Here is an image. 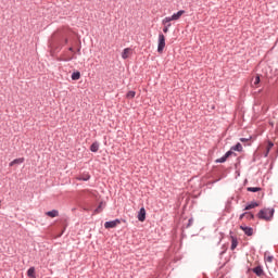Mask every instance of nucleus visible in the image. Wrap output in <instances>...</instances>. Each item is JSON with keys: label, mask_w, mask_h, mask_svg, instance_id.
Instances as JSON below:
<instances>
[{"label": "nucleus", "mask_w": 278, "mask_h": 278, "mask_svg": "<svg viewBox=\"0 0 278 278\" xmlns=\"http://www.w3.org/2000/svg\"><path fill=\"white\" fill-rule=\"evenodd\" d=\"M275 215L274 208H263L258 212L257 216L261 220H273V216Z\"/></svg>", "instance_id": "1"}, {"label": "nucleus", "mask_w": 278, "mask_h": 278, "mask_svg": "<svg viewBox=\"0 0 278 278\" xmlns=\"http://www.w3.org/2000/svg\"><path fill=\"white\" fill-rule=\"evenodd\" d=\"M166 47V37L164 34L159 35V45H157V53H164V48Z\"/></svg>", "instance_id": "2"}, {"label": "nucleus", "mask_w": 278, "mask_h": 278, "mask_svg": "<svg viewBox=\"0 0 278 278\" xmlns=\"http://www.w3.org/2000/svg\"><path fill=\"white\" fill-rule=\"evenodd\" d=\"M121 225L119 219L111 220V222H105L104 227L105 229H114L115 227H118Z\"/></svg>", "instance_id": "3"}, {"label": "nucleus", "mask_w": 278, "mask_h": 278, "mask_svg": "<svg viewBox=\"0 0 278 278\" xmlns=\"http://www.w3.org/2000/svg\"><path fill=\"white\" fill-rule=\"evenodd\" d=\"M231 155H233V152L229 150L228 152H226L224 156H222L220 159H217L215 162L216 164H223L227 162V159L231 157Z\"/></svg>", "instance_id": "4"}, {"label": "nucleus", "mask_w": 278, "mask_h": 278, "mask_svg": "<svg viewBox=\"0 0 278 278\" xmlns=\"http://www.w3.org/2000/svg\"><path fill=\"white\" fill-rule=\"evenodd\" d=\"M138 220H140V223H144V220H147V210H144V207L140 208L138 213Z\"/></svg>", "instance_id": "5"}, {"label": "nucleus", "mask_w": 278, "mask_h": 278, "mask_svg": "<svg viewBox=\"0 0 278 278\" xmlns=\"http://www.w3.org/2000/svg\"><path fill=\"white\" fill-rule=\"evenodd\" d=\"M134 53V50L131 48H125L122 52L123 60H127L131 54Z\"/></svg>", "instance_id": "6"}, {"label": "nucleus", "mask_w": 278, "mask_h": 278, "mask_svg": "<svg viewBox=\"0 0 278 278\" xmlns=\"http://www.w3.org/2000/svg\"><path fill=\"white\" fill-rule=\"evenodd\" d=\"M243 218H247V220H253L255 218V215L251 212H245L240 215L239 219L242 220Z\"/></svg>", "instance_id": "7"}, {"label": "nucleus", "mask_w": 278, "mask_h": 278, "mask_svg": "<svg viewBox=\"0 0 278 278\" xmlns=\"http://www.w3.org/2000/svg\"><path fill=\"white\" fill-rule=\"evenodd\" d=\"M184 14H186V11L180 10L177 13H174L172 16H169L172 18V21H179V18H181V16H184Z\"/></svg>", "instance_id": "8"}, {"label": "nucleus", "mask_w": 278, "mask_h": 278, "mask_svg": "<svg viewBox=\"0 0 278 278\" xmlns=\"http://www.w3.org/2000/svg\"><path fill=\"white\" fill-rule=\"evenodd\" d=\"M46 216H49L50 218H58L60 216V212L58 210H52L46 212Z\"/></svg>", "instance_id": "9"}, {"label": "nucleus", "mask_w": 278, "mask_h": 278, "mask_svg": "<svg viewBox=\"0 0 278 278\" xmlns=\"http://www.w3.org/2000/svg\"><path fill=\"white\" fill-rule=\"evenodd\" d=\"M260 75H256L252 78V83H251V86L252 88H258L260 87Z\"/></svg>", "instance_id": "10"}, {"label": "nucleus", "mask_w": 278, "mask_h": 278, "mask_svg": "<svg viewBox=\"0 0 278 278\" xmlns=\"http://www.w3.org/2000/svg\"><path fill=\"white\" fill-rule=\"evenodd\" d=\"M240 229H242V231H244L245 236H253V228L240 226Z\"/></svg>", "instance_id": "11"}, {"label": "nucleus", "mask_w": 278, "mask_h": 278, "mask_svg": "<svg viewBox=\"0 0 278 278\" xmlns=\"http://www.w3.org/2000/svg\"><path fill=\"white\" fill-rule=\"evenodd\" d=\"M252 271L257 275V277H262V275H264V269H262V267L257 266V267H254L252 269Z\"/></svg>", "instance_id": "12"}, {"label": "nucleus", "mask_w": 278, "mask_h": 278, "mask_svg": "<svg viewBox=\"0 0 278 278\" xmlns=\"http://www.w3.org/2000/svg\"><path fill=\"white\" fill-rule=\"evenodd\" d=\"M23 162H25L24 157L15 159L9 164V166H15V164H23Z\"/></svg>", "instance_id": "13"}, {"label": "nucleus", "mask_w": 278, "mask_h": 278, "mask_svg": "<svg viewBox=\"0 0 278 278\" xmlns=\"http://www.w3.org/2000/svg\"><path fill=\"white\" fill-rule=\"evenodd\" d=\"M27 277H29V278H36V268H35V267H30V268L27 270Z\"/></svg>", "instance_id": "14"}, {"label": "nucleus", "mask_w": 278, "mask_h": 278, "mask_svg": "<svg viewBox=\"0 0 278 278\" xmlns=\"http://www.w3.org/2000/svg\"><path fill=\"white\" fill-rule=\"evenodd\" d=\"M72 79H73V81H77V80L81 79V73H79V72H74V73L72 74Z\"/></svg>", "instance_id": "15"}, {"label": "nucleus", "mask_w": 278, "mask_h": 278, "mask_svg": "<svg viewBox=\"0 0 278 278\" xmlns=\"http://www.w3.org/2000/svg\"><path fill=\"white\" fill-rule=\"evenodd\" d=\"M258 206H260V204L257 202H252V203L248 204L244 210L245 211L254 210V207H258Z\"/></svg>", "instance_id": "16"}, {"label": "nucleus", "mask_w": 278, "mask_h": 278, "mask_svg": "<svg viewBox=\"0 0 278 278\" xmlns=\"http://www.w3.org/2000/svg\"><path fill=\"white\" fill-rule=\"evenodd\" d=\"M104 207H105V203L101 202L99 206L94 210V214H101Z\"/></svg>", "instance_id": "17"}, {"label": "nucleus", "mask_w": 278, "mask_h": 278, "mask_svg": "<svg viewBox=\"0 0 278 278\" xmlns=\"http://www.w3.org/2000/svg\"><path fill=\"white\" fill-rule=\"evenodd\" d=\"M90 151L92 153H97V151H99V142H93L91 146H90Z\"/></svg>", "instance_id": "18"}, {"label": "nucleus", "mask_w": 278, "mask_h": 278, "mask_svg": "<svg viewBox=\"0 0 278 278\" xmlns=\"http://www.w3.org/2000/svg\"><path fill=\"white\" fill-rule=\"evenodd\" d=\"M88 179H90V175L89 174H85L83 176L77 177L78 181H88Z\"/></svg>", "instance_id": "19"}, {"label": "nucleus", "mask_w": 278, "mask_h": 278, "mask_svg": "<svg viewBox=\"0 0 278 278\" xmlns=\"http://www.w3.org/2000/svg\"><path fill=\"white\" fill-rule=\"evenodd\" d=\"M275 144L271 141H268L267 150L265 152V157H268V153H270V149H273Z\"/></svg>", "instance_id": "20"}, {"label": "nucleus", "mask_w": 278, "mask_h": 278, "mask_svg": "<svg viewBox=\"0 0 278 278\" xmlns=\"http://www.w3.org/2000/svg\"><path fill=\"white\" fill-rule=\"evenodd\" d=\"M238 247V239L231 238V251L236 250Z\"/></svg>", "instance_id": "21"}, {"label": "nucleus", "mask_w": 278, "mask_h": 278, "mask_svg": "<svg viewBox=\"0 0 278 278\" xmlns=\"http://www.w3.org/2000/svg\"><path fill=\"white\" fill-rule=\"evenodd\" d=\"M230 151H242V143H237L235 147H231Z\"/></svg>", "instance_id": "22"}, {"label": "nucleus", "mask_w": 278, "mask_h": 278, "mask_svg": "<svg viewBox=\"0 0 278 278\" xmlns=\"http://www.w3.org/2000/svg\"><path fill=\"white\" fill-rule=\"evenodd\" d=\"M172 21H173V20L170 18V16L164 17V18L162 20V25L168 26V25H170V22H172Z\"/></svg>", "instance_id": "23"}, {"label": "nucleus", "mask_w": 278, "mask_h": 278, "mask_svg": "<svg viewBox=\"0 0 278 278\" xmlns=\"http://www.w3.org/2000/svg\"><path fill=\"white\" fill-rule=\"evenodd\" d=\"M260 190H262V188H260V187H249L248 188V192H260Z\"/></svg>", "instance_id": "24"}, {"label": "nucleus", "mask_w": 278, "mask_h": 278, "mask_svg": "<svg viewBox=\"0 0 278 278\" xmlns=\"http://www.w3.org/2000/svg\"><path fill=\"white\" fill-rule=\"evenodd\" d=\"M126 97H127L128 99H134V98L136 97V91H128L127 94H126Z\"/></svg>", "instance_id": "25"}, {"label": "nucleus", "mask_w": 278, "mask_h": 278, "mask_svg": "<svg viewBox=\"0 0 278 278\" xmlns=\"http://www.w3.org/2000/svg\"><path fill=\"white\" fill-rule=\"evenodd\" d=\"M168 27H170V24H167V26L163 28L164 34H168Z\"/></svg>", "instance_id": "26"}, {"label": "nucleus", "mask_w": 278, "mask_h": 278, "mask_svg": "<svg viewBox=\"0 0 278 278\" xmlns=\"http://www.w3.org/2000/svg\"><path fill=\"white\" fill-rule=\"evenodd\" d=\"M240 142H249V139H247V138H241V139H240Z\"/></svg>", "instance_id": "27"}, {"label": "nucleus", "mask_w": 278, "mask_h": 278, "mask_svg": "<svg viewBox=\"0 0 278 278\" xmlns=\"http://www.w3.org/2000/svg\"><path fill=\"white\" fill-rule=\"evenodd\" d=\"M71 60H73L72 58H70V59H63V62H68V61H71Z\"/></svg>", "instance_id": "28"}, {"label": "nucleus", "mask_w": 278, "mask_h": 278, "mask_svg": "<svg viewBox=\"0 0 278 278\" xmlns=\"http://www.w3.org/2000/svg\"><path fill=\"white\" fill-rule=\"evenodd\" d=\"M267 261H268V262H273V256H268V257H267Z\"/></svg>", "instance_id": "29"}, {"label": "nucleus", "mask_w": 278, "mask_h": 278, "mask_svg": "<svg viewBox=\"0 0 278 278\" xmlns=\"http://www.w3.org/2000/svg\"><path fill=\"white\" fill-rule=\"evenodd\" d=\"M70 51H73V48H70Z\"/></svg>", "instance_id": "30"}]
</instances>
